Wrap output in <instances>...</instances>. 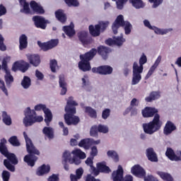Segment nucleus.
I'll return each mask as SVG.
<instances>
[{
  "mask_svg": "<svg viewBox=\"0 0 181 181\" xmlns=\"http://www.w3.org/2000/svg\"><path fill=\"white\" fill-rule=\"evenodd\" d=\"M147 62L148 59L146 58V55H145V54H142L139 59V64H141V66H144V64H145Z\"/></svg>",
  "mask_w": 181,
  "mask_h": 181,
  "instance_id": "nucleus-60",
  "label": "nucleus"
},
{
  "mask_svg": "<svg viewBox=\"0 0 181 181\" xmlns=\"http://www.w3.org/2000/svg\"><path fill=\"white\" fill-rule=\"evenodd\" d=\"M125 42V38L121 35L120 37L109 38L108 40H105L106 45L108 46H113L115 45L116 46H122Z\"/></svg>",
  "mask_w": 181,
  "mask_h": 181,
  "instance_id": "nucleus-14",
  "label": "nucleus"
},
{
  "mask_svg": "<svg viewBox=\"0 0 181 181\" xmlns=\"http://www.w3.org/2000/svg\"><path fill=\"white\" fill-rule=\"evenodd\" d=\"M1 177L3 179V181H9V179L11 177V173L8 171L4 170L1 174Z\"/></svg>",
  "mask_w": 181,
  "mask_h": 181,
  "instance_id": "nucleus-52",
  "label": "nucleus"
},
{
  "mask_svg": "<svg viewBox=\"0 0 181 181\" xmlns=\"http://www.w3.org/2000/svg\"><path fill=\"white\" fill-rule=\"evenodd\" d=\"M48 181H59V175L53 174L52 175L49 176Z\"/></svg>",
  "mask_w": 181,
  "mask_h": 181,
  "instance_id": "nucleus-63",
  "label": "nucleus"
},
{
  "mask_svg": "<svg viewBox=\"0 0 181 181\" xmlns=\"http://www.w3.org/2000/svg\"><path fill=\"white\" fill-rule=\"evenodd\" d=\"M37 45L40 46L42 50L47 52V50H50V49L56 47V46L59 45V40H51L47 42H41L40 41H38Z\"/></svg>",
  "mask_w": 181,
  "mask_h": 181,
  "instance_id": "nucleus-12",
  "label": "nucleus"
},
{
  "mask_svg": "<svg viewBox=\"0 0 181 181\" xmlns=\"http://www.w3.org/2000/svg\"><path fill=\"white\" fill-rule=\"evenodd\" d=\"M78 146H80L81 148H84L85 149H88L90 146H91L90 139H82L79 142Z\"/></svg>",
  "mask_w": 181,
  "mask_h": 181,
  "instance_id": "nucleus-39",
  "label": "nucleus"
},
{
  "mask_svg": "<svg viewBox=\"0 0 181 181\" xmlns=\"http://www.w3.org/2000/svg\"><path fill=\"white\" fill-rule=\"evenodd\" d=\"M42 110L45 115V123L47 124V125L49 126V124H50L53 118V116L52 115V112L50 111V110L46 107V105H45L39 104L35 106V111H42Z\"/></svg>",
  "mask_w": 181,
  "mask_h": 181,
  "instance_id": "nucleus-11",
  "label": "nucleus"
},
{
  "mask_svg": "<svg viewBox=\"0 0 181 181\" xmlns=\"http://www.w3.org/2000/svg\"><path fill=\"white\" fill-rule=\"evenodd\" d=\"M86 165H88V166H90V173H92V175H94L95 176H98V170H97V168H95V167L93 166V158H88L86 160Z\"/></svg>",
  "mask_w": 181,
  "mask_h": 181,
  "instance_id": "nucleus-27",
  "label": "nucleus"
},
{
  "mask_svg": "<svg viewBox=\"0 0 181 181\" xmlns=\"http://www.w3.org/2000/svg\"><path fill=\"white\" fill-rule=\"evenodd\" d=\"M64 162H69L71 165H80L81 163V159H86V153L81 150L76 148L70 151H65L63 153Z\"/></svg>",
  "mask_w": 181,
  "mask_h": 181,
  "instance_id": "nucleus-5",
  "label": "nucleus"
},
{
  "mask_svg": "<svg viewBox=\"0 0 181 181\" xmlns=\"http://www.w3.org/2000/svg\"><path fill=\"white\" fill-rule=\"evenodd\" d=\"M165 155L168 158V159H170V160H181V158L176 156V154H175V151H173V149L168 148L165 152Z\"/></svg>",
  "mask_w": 181,
  "mask_h": 181,
  "instance_id": "nucleus-24",
  "label": "nucleus"
},
{
  "mask_svg": "<svg viewBox=\"0 0 181 181\" xmlns=\"http://www.w3.org/2000/svg\"><path fill=\"white\" fill-rule=\"evenodd\" d=\"M63 30L69 37H71L76 35V31L74 30V24L73 23H71V25L69 26H64L63 28Z\"/></svg>",
  "mask_w": 181,
  "mask_h": 181,
  "instance_id": "nucleus-25",
  "label": "nucleus"
},
{
  "mask_svg": "<svg viewBox=\"0 0 181 181\" xmlns=\"http://www.w3.org/2000/svg\"><path fill=\"white\" fill-rule=\"evenodd\" d=\"M30 5L33 12H35L36 13H45L43 8L35 1H31Z\"/></svg>",
  "mask_w": 181,
  "mask_h": 181,
  "instance_id": "nucleus-26",
  "label": "nucleus"
},
{
  "mask_svg": "<svg viewBox=\"0 0 181 181\" xmlns=\"http://www.w3.org/2000/svg\"><path fill=\"white\" fill-rule=\"evenodd\" d=\"M20 66H21V62H15L13 64V66H12V71H18V70H20Z\"/></svg>",
  "mask_w": 181,
  "mask_h": 181,
  "instance_id": "nucleus-62",
  "label": "nucleus"
},
{
  "mask_svg": "<svg viewBox=\"0 0 181 181\" xmlns=\"http://www.w3.org/2000/svg\"><path fill=\"white\" fill-rule=\"evenodd\" d=\"M142 80V76L139 74H133L132 80V86H136L139 84V81Z\"/></svg>",
  "mask_w": 181,
  "mask_h": 181,
  "instance_id": "nucleus-43",
  "label": "nucleus"
},
{
  "mask_svg": "<svg viewBox=\"0 0 181 181\" xmlns=\"http://www.w3.org/2000/svg\"><path fill=\"white\" fill-rule=\"evenodd\" d=\"M2 118H3V122L6 125H11L12 124V119L11 118V116L8 115V113L5 111L2 112Z\"/></svg>",
  "mask_w": 181,
  "mask_h": 181,
  "instance_id": "nucleus-40",
  "label": "nucleus"
},
{
  "mask_svg": "<svg viewBox=\"0 0 181 181\" xmlns=\"http://www.w3.org/2000/svg\"><path fill=\"white\" fill-rule=\"evenodd\" d=\"M123 26L124 28L125 35H129L132 30V24L128 21H124V16L119 15L117 17L115 21L113 23L112 29L114 35L118 33V29Z\"/></svg>",
  "mask_w": 181,
  "mask_h": 181,
  "instance_id": "nucleus-8",
  "label": "nucleus"
},
{
  "mask_svg": "<svg viewBox=\"0 0 181 181\" xmlns=\"http://www.w3.org/2000/svg\"><path fill=\"white\" fill-rule=\"evenodd\" d=\"M81 81H82V86L87 87V86H88V84H90V81L88 80V76L84 75L81 78Z\"/></svg>",
  "mask_w": 181,
  "mask_h": 181,
  "instance_id": "nucleus-55",
  "label": "nucleus"
},
{
  "mask_svg": "<svg viewBox=\"0 0 181 181\" xmlns=\"http://www.w3.org/2000/svg\"><path fill=\"white\" fill-rule=\"evenodd\" d=\"M110 114H111V110L105 109L102 112V118H103V119H107L108 118V117H110Z\"/></svg>",
  "mask_w": 181,
  "mask_h": 181,
  "instance_id": "nucleus-54",
  "label": "nucleus"
},
{
  "mask_svg": "<svg viewBox=\"0 0 181 181\" xmlns=\"http://www.w3.org/2000/svg\"><path fill=\"white\" fill-rule=\"evenodd\" d=\"M130 2L136 9H141V8H144V3L141 0H130Z\"/></svg>",
  "mask_w": 181,
  "mask_h": 181,
  "instance_id": "nucleus-44",
  "label": "nucleus"
},
{
  "mask_svg": "<svg viewBox=\"0 0 181 181\" xmlns=\"http://www.w3.org/2000/svg\"><path fill=\"white\" fill-rule=\"evenodd\" d=\"M85 112L90 116L91 118H97V111L91 107H86Z\"/></svg>",
  "mask_w": 181,
  "mask_h": 181,
  "instance_id": "nucleus-41",
  "label": "nucleus"
},
{
  "mask_svg": "<svg viewBox=\"0 0 181 181\" xmlns=\"http://www.w3.org/2000/svg\"><path fill=\"white\" fill-rule=\"evenodd\" d=\"M35 76L37 77V80L42 81L45 78V75L39 70L35 71Z\"/></svg>",
  "mask_w": 181,
  "mask_h": 181,
  "instance_id": "nucleus-61",
  "label": "nucleus"
},
{
  "mask_svg": "<svg viewBox=\"0 0 181 181\" xmlns=\"http://www.w3.org/2000/svg\"><path fill=\"white\" fill-rule=\"evenodd\" d=\"M157 175H158V176H160V177H161L163 180H165V181L173 180V177H172V175H170V174L168 173H165L163 171H157Z\"/></svg>",
  "mask_w": 181,
  "mask_h": 181,
  "instance_id": "nucleus-34",
  "label": "nucleus"
},
{
  "mask_svg": "<svg viewBox=\"0 0 181 181\" xmlns=\"http://www.w3.org/2000/svg\"><path fill=\"white\" fill-rule=\"evenodd\" d=\"M95 54H97V49L94 48L84 54H81V62H79L78 64L79 70H81L82 71H90V70H91L90 60H92Z\"/></svg>",
  "mask_w": 181,
  "mask_h": 181,
  "instance_id": "nucleus-6",
  "label": "nucleus"
},
{
  "mask_svg": "<svg viewBox=\"0 0 181 181\" xmlns=\"http://www.w3.org/2000/svg\"><path fill=\"white\" fill-rule=\"evenodd\" d=\"M59 83L60 87H67V83H66V80L64 79V75L59 76Z\"/></svg>",
  "mask_w": 181,
  "mask_h": 181,
  "instance_id": "nucleus-57",
  "label": "nucleus"
},
{
  "mask_svg": "<svg viewBox=\"0 0 181 181\" xmlns=\"http://www.w3.org/2000/svg\"><path fill=\"white\" fill-rule=\"evenodd\" d=\"M33 19L36 28H40V29H46V23H47V21H46L45 18L36 16L33 17Z\"/></svg>",
  "mask_w": 181,
  "mask_h": 181,
  "instance_id": "nucleus-16",
  "label": "nucleus"
},
{
  "mask_svg": "<svg viewBox=\"0 0 181 181\" xmlns=\"http://www.w3.org/2000/svg\"><path fill=\"white\" fill-rule=\"evenodd\" d=\"M88 33L86 31H81L78 33V36L79 37V40L83 43V45H87V35Z\"/></svg>",
  "mask_w": 181,
  "mask_h": 181,
  "instance_id": "nucleus-42",
  "label": "nucleus"
},
{
  "mask_svg": "<svg viewBox=\"0 0 181 181\" xmlns=\"http://www.w3.org/2000/svg\"><path fill=\"white\" fill-rule=\"evenodd\" d=\"M92 71L93 73H98V74H103V76H107L112 73V67L107 65L101 66L98 68H93Z\"/></svg>",
  "mask_w": 181,
  "mask_h": 181,
  "instance_id": "nucleus-13",
  "label": "nucleus"
},
{
  "mask_svg": "<svg viewBox=\"0 0 181 181\" xmlns=\"http://www.w3.org/2000/svg\"><path fill=\"white\" fill-rule=\"evenodd\" d=\"M21 86L25 90H28L30 86H32V81H30V78L28 76H24L22 81H21Z\"/></svg>",
  "mask_w": 181,
  "mask_h": 181,
  "instance_id": "nucleus-36",
  "label": "nucleus"
},
{
  "mask_svg": "<svg viewBox=\"0 0 181 181\" xmlns=\"http://www.w3.org/2000/svg\"><path fill=\"white\" fill-rule=\"evenodd\" d=\"M6 144V139H2L0 142V152L7 158V160H4V164L10 172H15V166L13 165H18V158L15 154L8 152Z\"/></svg>",
  "mask_w": 181,
  "mask_h": 181,
  "instance_id": "nucleus-3",
  "label": "nucleus"
},
{
  "mask_svg": "<svg viewBox=\"0 0 181 181\" xmlns=\"http://www.w3.org/2000/svg\"><path fill=\"white\" fill-rule=\"evenodd\" d=\"M144 181H159L152 175H148L144 177Z\"/></svg>",
  "mask_w": 181,
  "mask_h": 181,
  "instance_id": "nucleus-64",
  "label": "nucleus"
},
{
  "mask_svg": "<svg viewBox=\"0 0 181 181\" xmlns=\"http://www.w3.org/2000/svg\"><path fill=\"white\" fill-rule=\"evenodd\" d=\"M141 114L144 118H151L153 117L151 122L144 123L142 124L144 132L148 135H153L155 132H158L162 127V121L160 116L158 114V110L153 107H146L141 111Z\"/></svg>",
  "mask_w": 181,
  "mask_h": 181,
  "instance_id": "nucleus-1",
  "label": "nucleus"
},
{
  "mask_svg": "<svg viewBox=\"0 0 181 181\" xmlns=\"http://www.w3.org/2000/svg\"><path fill=\"white\" fill-rule=\"evenodd\" d=\"M176 129V126L171 121H168L164 127L163 132L165 135H170L171 132H173Z\"/></svg>",
  "mask_w": 181,
  "mask_h": 181,
  "instance_id": "nucleus-20",
  "label": "nucleus"
},
{
  "mask_svg": "<svg viewBox=\"0 0 181 181\" xmlns=\"http://www.w3.org/2000/svg\"><path fill=\"white\" fill-rule=\"evenodd\" d=\"M107 156H109V158H112V159H114L115 162H118V154L115 151H107Z\"/></svg>",
  "mask_w": 181,
  "mask_h": 181,
  "instance_id": "nucleus-50",
  "label": "nucleus"
},
{
  "mask_svg": "<svg viewBox=\"0 0 181 181\" xmlns=\"http://www.w3.org/2000/svg\"><path fill=\"white\" fill-rule=\"evenodd\" d=\"M153 4V8H158L163 2V0H148Z\"/></svg>",
  "mask_w": 181,
  "mask_h": 181,
  "instance_id": "nucleus-58",
  "label": "nucleus"
},
{
  "mask_svg": "<svg viewBox=\"0 0 181 181\" xmlns=\"http://www.w3.org/2000/svg\"><path fill=\"white\" fill-rule=\"evenodd\" d=\"M154 30V33H156V35H167V33H169V32H172V30H173V29L172 28H159L158 27L153 26V30Z\"/></svg>",
  "mask_w": 181,
  "mask_h": 181,
  "instance_id": "nucleus-31",
  "label": "nucleus"
},
{
  "mask_svg": "<svg viewBox=\"0 0 181 181\" xmlns=\"http://www.w3.org/2000/svg\"><path fill=\"white\" fill-rule=\"evenodd\" d=\"M96 170L98 172V175L100 174V172H102L103 173H110L111 172V170L108 166H107L105 162L98 163L97 164Z\"/></svg>",
  "mask_w": 181,
  "mask_h": 181,
  "instance_id": "nucleus-21",
  "label": "nucleus"
},
{
  "mask_svg": "<svg viewBox=\"0 0 181 181\" xmlns=\"http://www.w3.org/2000/svg\"><path fill=\"white\" fill-rule=\"evenodd\" d=\"M97 134H98V127L93 126L90 132V136H97Z\"/></svg>",
  "mask_w": 181,
  "mask_h": 181,
  "instance_id": "nucleus-56",
  "label": "nucleus"
},
{
  "mask_svg": "<svg viewBox=\"0 0 181 181\" xmlns=\"http://www.w3.org/2000/svg\"><path fill=\"white\" fill-rule=\"evenodd\" d=\"M83 173H84V170L83 168H80L76 170V175H70V179L71 181H78V179H81V177L83 176Z\"/></svg>",
  "mask_w": 181,
  "mask_h": 181,
  "instance_id": "nucleus-32",
  "label": "nucleus"
},
{
  "mask_svg": "<svg viewBox=\"0 0 181 181\" xmlns=\"http://www.w3.org/2000/svg\"><path fill=\"white\" fill-rule=\"evenodd\" d=\"M20 5L21 6V12L23 13H30V8H29V4L25 0H20Z\"/></svg>",
  "mask_w": 181,
  "mask_h": 181,
  "instance_id": "nucleus-33",
  "label": "nucleus"
},
{
  "mask_svg": "<svg viewBox=\"0 0 181 181\" xmlns=\"http://www.w3.org/2000/svg\"><path fill=\"white\" fill-rule=\"evenodd\" d=\"M28 47V36L23 34L19 37V49L20 50H23Z\"/></svg>",
  "mask_w": 181,
  "mask_h": 181,
  "instance_id": "nucleus-23",
  "label": "nucleus"
},
{
  "mask_svg": "<svg viewBox=\"0 0 181 181\" xmlns=\"http://www.w3.org/2000/svg\"><path fill=\"white\" fill-rule=\"evenodd\" d=\"M110 22L108 21H100L99 24L95 25L89 26V32L92 36H100V30H105L108 28Z\"/></svg>",
  "mask_w": 181,
  "mask_h": 181,
  "instance_id": "nucleus-10",
  "label": "nucleus"
},
{
  "mask_svg": "<svg viewBox=\"0 0 181 181\" xmlns=\"http://www.w3.org/2000/svg\"><path fill=\"white\" fill-rule=\"evenodd\" d=\"M59 125L61 128H62L63 135L64 136H66V135H69V128L64 127V123H63L62 122H59Z\"/></svg>",
  "mask_w": 181,
  "mask_h": 181,
  "instance_id": "nucleus-53",
  "label": "nucleus"
},
{
  "mask_svg": "<svg viewBox=\"0 0 181 181\" xmlns=\"http://www.w3.org/2000/svg\"><path fill=\"white\" fill-rule=\"evenodd\" d=\"M29 69V63L22 61L20 62V71H22V73H25V71H28Z\"/></svg>",
  "mask_w": 181,
  "mask_h": 181,
  "instance_id": "nucleus-45",
  "label": "nucleus"
},
{
  "mask_svg": "<svg viewBox=\"0 0 181 181\" xmlns=\"http://www.w3.org/2000/svg\"><path fill=\"white\" fill-rule=\"evenodd\" d=\"M160 62H162V56L159 55L156 59L154 64L151 66V67L148 70L145 77L146 80H148V78H149V77H151V76L153 74L156 69H158V66H159V64H160Z\"/></svg>",
  "mask_w": 181,
  "mask_h": 181,
  "instance_id": "nucleus-15",
  "label": "nucleus"
},
{
  "mask_svg": "<svg viewBox=\"0 0 181 181\" xmlns=\"http://www.w3.org/2000/svg\"><path fill=\"white\" fill-rule=\"evenodd\" d=\"M98 132H101L102 134H107L109 129L108 126L104 124H99L98 127Z\"/></svg>",
  "mask_w": 181,
  "mask_h": 181,
  "instance_id": "nucleus-49",
  "label": "nucleus"
},
{
  "mask_svg": "<svg viewBox=\"0 0 181 181\" xmlns=\"http://www.w3.org/2000/svg\"><path fill=\"white\" fill-rule=\"evenodd\" d=\"M111 52V49L107 47L100 46L98 47V53L100 54V56L103 57L104 59L107 57V54Z\"/></svg>",
  "mask_w": 181,
  "mask_h": 181,
  "instance_id": "nucleus-35",
  "label": "nucleus"
},
{
  "mask_svg": "<svg viewBox=\"0 0 181 181\" xmlns=\"http://www.w3.org/2000/svg\"><path fill=\"white\" fill-rule=\"evenodd\" d=\"M11 62V57L6 56L3 59L1 69L4 70L6 75L4 76L6 86L11 87L13 81V76L11 74V71L8 69V63Z\"/></svg>",
  "mask_w": 181,
  "mask_h": 181,
  "instance_id": "nucleus-9",
  "label": "nucleus"
},
{
  "mask_svg": "<svg viewBox=\"0 0 181 181\" xmlns=\"http://www.w3.org/2000/svg\"><path fill=\"white\" fill-rule=\"evenodd\" d=\"M49 172H50V165L44 164L37 169V176H43V175H46Z\"/></svg>",
  "mask_w": 181,
  "mask_h": 181,
  "instance_id": "nucleus-30",
  "label": "nucleus"
},
{
  "mask_svg": "<svg viewBox=\"0 0 181 181\" xmlns=\"http://www.w3.org/2000/svg\"><path fill=\"white\" fill-rule=\"evenodd\" d=\"M65 2L68 6H78L80 5L77 0H65Z\"/></svg>",
  "mask_w": 181,
  "mask_h": 181,
  "instance_id": "nucleus-51",
  "label": "nucleus"
},
{
  "mask_svg": "<svg viewBox=\"0 0 181 181\" xmlns=\"http://www.w3.org/2000/svg\"><path fill=\"white\" fill-rule=\"evenodd\" d=\"M112 177L113 181L124 180V170L121 165L118 166L117 170L112 173Z\"/></svg>",
  "mask_w": 181,
  "mask_h": 181,
  "instance_id": "nucleus-17",
  "label": "nucleus"
},
{
  "mask_svg": "<svg viewBox=\"0 0 181 181\" xmlns=\"http://www.w3.org/2000/svg\"><path fill=\"white\" fill-rule=\"evenodd\" d=\"M77 105H78V103L74 100L73 96L68 98L65 107L66 114L64 115L65 122L68 125H77V124L80 122L78 117L74 116V114H76V107H77Z\"/></svg>",
  "mask_w": 181,
  "mask_h": 181,
  "instance_id": "nucleus-2",
  "label": "nucleus"
},
{
  "mask_svg": "<svg viewBox=\"0 0 181 181\" xmlns=\"http://www.w3.org/2000/svg\"><path fill=\"white\" fill-rule=\"evenodd\" d=\"M160 98V91H153L150 93L148 97L145 98V100L147 103H151V101H154L155 100H158Z\"/></svg>",
  "mask_w": 181,
  "mask_h": 181,
  "instance_id": "nucleus-29",
  "label": "nucleus"
},
{
  "mask_svg": "<svg viewBox=\"0 0 181 181\" xmlns=\"http://www.w3.org/2000/svg\"><path fill=\"white\" fill-rule=\"evenodd\" d=\"M144 71V66L138 64V62H134L133 64V74H141Z\"/></svg>",
  "mask_w": 181,
  "mask_h": 181,
  "instance_id": "nucleus-38",
  "label": "nucleus"
},
{
  "mask_svg": "<svg viewBox=\"0 0 181 181\" xmlns=\"http://www.w3.org/2000/svg\"><path fill=\"white\" fill-rule=\"evenodd\" d=\"M24 115L23 122L25 127H32L33 124L43 121V117L37 116L35 110H31L29 107L25 109Z\"/></svg>",
  "mask_w": 181,
  "mask_h": 181,
  "instance_id": "nucleus-7",
  "label": "nucleus"
},
{
  "mask_svg": "<svg viewBox=\"0 0 181 181\" xmlns=\"http://www.w3.org/2000/svg\"><path fill=\"white\" fill-rule=\"evenodd\" d=\"M27 58L30 64L34 67H37L40 64V57L39 55L28 54Z\"/></svg>",
  "mask_w": 181,
  "mask_h": 181,
  "instance_id": "nucleus-19",
  "label": "nucleus"
},
{
  "mask_svg": "<svg viewBox=\"0 0 181 181\" xmlns=\"http://www.w3.org/2000/svg\"><path fill=\"white\" fill-rule=\"evenodd\" d=\"M8 141L13 146H20L21 143L19 142V140L18 139V137L16 136H11L9 139Z\"/></svg>",
  "mask_w": 181,
  "mask_h": 181,
  "instance_id": "nucleus-47",
  "label": "nucleus"
},
{
  "mask_svg": "<svg viewBox=\"0 0 181 181\" xmlns=\"http://www.w3.org/2000/svg\"><path fill=\"white\" fill-rule=\"evenodd\" d=\"M49 65L52 73H56V71L59 70V66H57V61H56V59L51 60Z\"/></svg>",
  "mask_w": 181,
  "mask_h": 181,
  "instance_id": "nucleus-46",
  "label": "nucleus"
},
{
  "mask_svg": "<svg viewBox=\"0 0 181 181\" xmlns=\"http://www.w3.org/2000/svg\"><path fill=\"white\" fill-rule=\"evenodd\" d=\"M23 136L26 144L27 152L30 153L24 157V162L28 163V166L33 167L35 166V162L37 160V157L34 155H39L40 153L35 148L32 140L25 132H23Z\"/></svg>",
  "mask_w": 181,
  "mask_h": 181,
  "instance_id": "nucleus-4",
  "label": "nucleus"
},
{
  "mask_svg": "<svg viewBox=\"0 0 181 181\" xmlns=\"http://www.w3.org/2000/svg\"><path fill=\"white\" fill-rule=\"evenodd\" d=\"M146 156L148 160L151 162H158V156H156V153L153 151V148H149L146 149Z\"/></svg>",
  "mask_w": 181,
  "mask_h": 181,
  "instance_id": "nucleus-22",
  "label": "nucleus"
},
{
  "mask_svg": "<svg viewBox=\"0 0 181 181\" xmlns=\"http://www.w3.org/2000/svg\"><path fill=\"white\" fill-rule=\"evenodd\" d=\"M42 132L48 139H53L54 138V130L52 127H44Z\"/></svg>",
  "mask_w": 181,
  "mask_h": 181,
  "instance_id": "nucleus-28",
  "label": "nucleus"
},
{
  "mask_svg": "<svg viewBox=\"0 0 181 181\" xmlns=\"http://www.w3.org/2000/svg\"><path fill=\"white\" fill-rule=\"evenodd\" d=\"M0 88L4 93L5 95H8V89L5 87V82L4 81L0 80Z\"/></svg>",
  "mask_w": 181,
  "mask_h": 181,
  "instance_id": "nucleus-59",
  "label": "nucleus"
},
{
  "mask_svg": "<svg viewBox=\"0 0 181 181\" xmlns=\"http://www.w3.org/2000/svg\"><path fill=\"white\" fill-rule=\"evenodd\" d=\"M55 16L57 19L59 21V22H62V23L66 22V14H64V12L63 10H58L55 12Z\"/></svg>",
  "mask_w": 181,
  "mask_h": 181,
  "instance_id": "nucleus-37",
  "label": "nucleus"
},
{
  "mask_svg": "<svg viewBox=\"0 0 181 181\" xmlns=\"http://www.w3.org/2000/svg\"><path fill=\"white\" fill-rule=\"evenodd\" d=\"M113 2H116V6L117 9H123L124 5L128 2V0H112Z\"/></svg>",
  "mask_w": 181,
  "mask_h": 181,
  "instance_id": "nucleus-48",
  "label": "nucleus"
},
{
  "mask_svg": "<svg viewBox=\"0 0 181 181\" xmlns=\"http://www.w3.org/2000/svg\"><path fill=\"white\" fill-rule=\"evenodd\" d=\"M132 173H133L134 176H136V177H145V175H146L145 170L138 165H134L132 168Z\"/></svg>",
  "mask_w": 181,
  "mask_h": 181,
  "instance_id": "nucleus-18",
  "label": "nucleus"
}]
</instances>
